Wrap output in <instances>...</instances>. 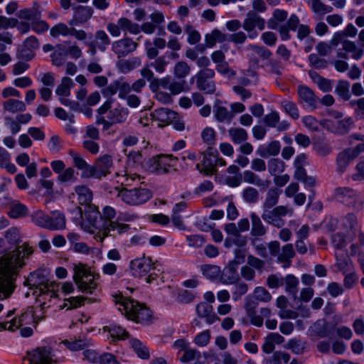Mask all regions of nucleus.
<instances>
[{
    "label": "nucleus",
    "mask_w": 364,
    "mask_h": 364,
    "mask_svg": "<svg viewBox=\"0 0 364 364\" xmlns=\"http://www.w3.org/2000/svg\"><path fill=\"white\" fill-rule=\"evenodd\" d=\"M158 266L157 262L154 263L150 257H143L134 259L130 262V270L134 277L139 278L146 277V282L151 283L156 279V272L160 271Z\"/></svg>",
    "instance_id": "obj_5"
},
{
    "label": "nucleus",
    "mask_w": 364,
    "mask_h": 364,
    "mask_svg": "<svg viewBox=\"0 0 364 364\" xmlns=\"http://www.w3.org/2000/svg\"><path fill=\"white\" fill-rule=\"evenodd\" d=\"M250 244L253 247L255 251L262 258L267 259L268 257L267 243L262 242L257 237L250 239Z\"/></svg>",
    "instance_id": "obj_45"
},
{
    "label": "nucleus",
    "mask_w": 364,
    "mask_h": 364,
    "mask_svg": "<svg viewBox=\"0 0 364 364\" xmlns=\"http://www.w3.org/2000/svg\"><path fill=\"white\" fill-rule=\"evenodd\" d=\"M190 67L185 61L178 62L173 68V73L178 78H185L190 73Z\"/></svg>",
    "instance_id": "obj_58"
},
{
    "label": "nucleus",
    "mask_w": 364,
    "mask_h": 364,
    "mask_svg": "<svg viewBox=\"0 0 364 364\" xmlns=\"http://www.w3.org/2000/svg\"><path fill=\"white\" fill-rule=\"evenodd\" d=\"M342 46V50L346 53H351L352 58L355 60L360 59L363 55V50L358 48L352 41H344Z\"/></svg>",
    "instance_id": "obj_47"
},
{
    "label": "nucleus",
    "mask_w": 364,
    "mask_h": 364,
    "mask_svg": "<svg viewBox=\"0 0 364 364\" xmlns=\"http://www.w3.org/2000/svg\"><path fill=\"white\" fill-rule=\"evenodd\" d=\"M311 9L319 17L333 11L331 6L324 4L321 0H311Z\"/></svg>",
    "instance_id": "obj_49"
},
{
    "label": "nucleus",
    "mask_w": 364,
    "mask_h": 364,
    "mask_svg": "<svg viewBox=\"0 0 364 364\" xmlns=\"http://www.w3.org/2000/svg\"><path fill=\"white\" fill-rule=\"evenodd\" d=\"M253 294L255 299L261 302H269L272 299L270 293L262 287H256Z\"/></svg>",
    "instance_id": "obj_62"
},
{
    "label": "nucleus",
    "mask_w": 364,
    "mask_h": 364,
    "mask_svg": "<svg viewBox=\"0 0 364 364\" xmlns=\"http://www.w3.org/2000/svg\"><path fill=\"white\" fill-rule=\"evenodd\" d=\"M299 23V19L298 16L292 14L285 24L281 25L279 28V32L282 40L287 41L289 39V30L296 31Z\"/></svg>",
    "instance_id": "obj_24"
},
{
    "label": "nucleus",
    "mask_w": 364,
    "mask_h": 364,
    "mask_svg": "<svg viewBox=\"0 0 364 364\" xmlns=\"http://www.w3.org/2000/svg\"><path fill=\"white\" fill-rule=\"evenodd\" d=\"M115 215L116 211L111 206L104 207L102 213L97 210L95 207H93V210L87 217L93 228L98 230L96 233L93 230H89L91 234L94 235L96 241L102 242L106 237L121 235L129 229V226L127 224L112 221Z\"/></svg>",
    "instance_id": "obj_2"
},
{
    "label": "nucleus",
    "mask_w": 364,
    "mask_h": 364,
    "mask_svg": "<svg viewBox=\"0 0 364 364\" xmlns=\"http://www.w3.org/2000/svg\"><path fill=\"white\" fill-rule=\"evenodd\" d=\"M252 229L250 235L254 237H262L267 233V228L260 218L255 213L250 214Z\"/></svg>",
    "instance_id": "obj_28"
},
{
    "label": "nucleus",
    "mask_w": 364,
    "mask_h": 364,
    "mask_svg": "<svg viewBox=\"0 0 364 364\" xmlns=\"http://www.w3.org/2000/svg\"><path fill=\"white\" fill-rule=\"evenodd\" d=\"M41 318L34 315L32 307H28L18 318H13L10 322L0 323L1 328L14 331L23 325L33 324L36 326Z\"/></svg>",
    "instance_id": "obj_9"
},
{
    "label": "nucleus",
    "mask_w": 364,
    "mask_h": 364,
    "mask_svg": "<svg viewBox=\"0 0 364 364\" xmlns=\"http://www.w3.org/2000/svg\"><path fill=\"white\" fill-rule=\"evenodd\" d=\"M74 83L71 78L68 77H63L61 83L58 85L55 90V94L58 96L68 97L70 95V89Z\"/></svg>",
    "instance_id": "obj_43"
},
{
    "label": "nucleus",
    "mask_w": 364,
    "mask_h": 364,
    "mask_svg": "<svg viewBox=\"0 0 364 364\" xmlns=\"http://www.w3.org/2000/svg\"><path fill=\"white\" fill-rule=\"evenodd\" d=\"M138 43L132 38L126 37L114 41L112 43V50L117 55L118 58H124L136 50Z\"/></svg>",
    "instance_id": "obj_13"
},
{
    "label": "nucleus",
    "mask_w": 364,
    "mask_h": 364,
    "mask_svg": "<svg viewBox=\"0 0 364 364\" xmlns=\"http://www.w3.org/2000/svg\"><path fill=\"white\" fill-rule=\"evenodd\" d=\"M70 30L71 27H68L63 23H59L50 29V34L53 38H58L60 36H70Z\"/></svg>",
    "instance_id": "obj_55"
},
{
    "label": "nucleus",
    "mask_w": 364,
    "mask_h": 364,
    "mask_svg": "<svg viewBox=\"0 0 364 364\" xmlns=\"http://www.w3.org/2000/svg\"><path fill=\"white\" fill-rule=\"evenodd\" d=\"M299 101L305 108L314 110L316 107V97L314 92L306 86L298 87Z\"/></svg>",
    "instance_id": "obj_17"
},
{
    "label": "nucleus",
    "mask_w": 364,
    "mask_h": 364,
    "mask_svg": "<svg viewBox=\"0 0 364 364\" xmlns=\"http://www.w3.org/2000/svg\"><path fill=\"white\" fill-rule=\"evenodd\" d=\"M286 291L292 296L294 300L297 299L299 280L294 276L289 274L285 278Z\"/></svg>",
    "instance_id": "obj_42"
},
{
    "label": "nucleus",
    "mask_w": 364,
    "mask_h": 364,
    "mask_svg": "<svg viewBox=\"0 0 364 364\" xmlns=\"http://www.w3.org/2000/svg\"><path fill=\"white\" fill-rule=\"evenodd\" d=\"M129 112L127 107H124L120 105H117V106L113 109H111L107 114V119L111 120L112 123L122 124L124 123L128 116Z\"/></svg>",
    "instance_id": "obj_23"
},
{
    "label": "nucleus",
    "mask_w": 364,
    "mask_h": 364,
    "mask_svg": "<svg viewBox=\"0 0 364 364\" xmlns=\"http://www.w3.org/2000/svg\"><path fill=\"white\" fill-rule=\"evenodd\" d=\"M295 255L293 245L289 243L282 247L281 252L278 255L277 260L282 263H287L289 266Z\"/></svg>",
    "instance_id": "obj_38"
},
{
    "label": "nucleus",
    "mask_w": 364,
    "mask_h": 364,
    "mask_svg": "<svg viewBox=\"0 0 364 364\" xmlns=\"http://www.w3.org/2000/svg\"><path fill=\"white\" fill-rule=\"evenodd\" d=\"M213 114L219 122H230L234 117L232 112L227 107L220 105H215L213 107Z\"/></svg>",
    "instance_id": "obj_33"
},
{
    "label": "nucleus",
    "mask_w": 364,
    "mask_h": 364,
    "mask_svg": "<svg viewBox=\"0 0 364 364\" xmlns=\"http://www.w3.org/2000/svg\"><path fill=\"white\" fill-rule=\"evenodd\" d=\"M74 14L68 25L75 26L86 23L92 16L93 9L90 6H76L73 7Z\"/></svg>",
    "instance_id": "obj_16"
},
{
    "label": "nucleus",
    "mask_w": 364,
    "mask_h": 364,
    "mask_svg": "<svg viewBox=\"0 0 364 364\" xmlns=\"http://www.w3.org/2000/svg\"><path fill=\"white\" fill-rule=\"evenodd\" d=\"M335 92L343 100H348L350 97L349 82L347 80H339L336 87Z\"/></svg>",
    "instance_id": "obj_48"
},
{
    "label": "nucleus",
    "mask_w": 364,
    "mask_h": 364,
    "mask_svg": "<svg viewBox=\"0 0 364 364\" xmlns=\"http://www.w3.org/2000/svg\"><path fill=\"white\" fill-rule=\"evenodd\" d=\"M228 134L234 144H242L247 139V132L242 128H231Z\"/></svg>",
    "instance_id": "obj_44"
},
{
    "label": "nucleus",
    "mask_w": 364,
    "mask_h": 364,
    "mask_svg": "<svg viewBox=\"0 0 364 364\" xmlns=\"http://www.w3.org/2000/svg\"><path fill=\"white\" fill-rule=\"evenodd\" d=\"M243 180L246 183L260 188H267L270 183L269 181L262 179L258 175L250 170L243 172Z\"/></svg>",
    "instance_id": "obj_30"
},
{
    "label": "nucleus",
    "mask_w": 364,
    "mask_h": 364,
    "mask_svg": "<svg viewBox=\"0 0 364 364\" xmlns=\"http://www.w3.org/2000/svg\"><path fill=\"white\" fill-rule=\"evenodd\" d=\"M115 301L117 304H120L124 311V314L129 319L137 323H147L151 317V311L144 304L134 299L120 296L119 299H116ZM119 310L122 311V309L119 308Z\"/></svg>",
    "instance_id": "obj_3"
},
{
    "label": "nucleus",
    "mask_w": 364,
    "mask_h": 364,
    "mask_svg": "<svg viewBox=\"0 0 364 364\" xmlns=\"http://www.w3.org/2000/svg\"><path fill=\"white\" fill-rule=\"evenodd\" d=\"M18 17L24 21H35L36 18H41V11H34L31 9H23L17 14Z\"/></svg>",
    "instance_id": "obj_57"
},
{
    "label": "nucleus",
    "mask_w": 364,
    "mask_h": 364,
    "mask_svg": "<svg viewBox=\"0 0 364 364\" xmlns=\"http://www.w3.org/2000/svg\"><path fill=\"white\" fill-rule=\"evenodd\" d=\"M281 191L276 188H269L262 203V211L269 210L277 204Z\"/></svg>",
    "instance_id": "obj_29"
},
{
    "label": "nucleus",
    "mask_w": 364,
    "mask_h": 364,
    "mask_svg": "<svg viewBox=\"0 0 364 364\" xmlns=\"http://www.w3.org/2000/svg\"><path fill=\"white\" fill-rule=\"evenodd\" d=\"M242 197L247 203H256L259 200V194L256 188L248 186L242 191Z\"/></svg>",
    "instance_id": "obj_52"
},
{
    "label": "nucleus",
    "mask_w": 364,
    "mask_h": 364,
    "mask_svg": "<svg viewBox=\"0 0 364 364\" xmlns=\"http://www.w3.org/2000/svg\"><path fill=\"white\" fill-rule=\"evenodd\" d=\"M311 332L317 339L328 337L331 333L328 323L323 319L316 321L311 326Z\"/></svg>",
    "instance_id": "obj_26"
},
{
    "label": "nucleus",
    "mask_w": 364,
    "mask_h": 364,
    "mask_svg": "<svg viewBox=\"0 0 364 364\" xmlns=\"http://www.w3.org/2000/svg\"><path fill=\"white\" fill-rule=\"evenodd\" d=\"M131 91V85L129 82L124 81L123 80H117L113 81L108 86L105 87L102 90V93L105 96H112L117 92H119V97L120 99H125V97L129 95Z\"/></svg>",
    "instance_id": "obj_14"
},
{
    "label": "nucleus",
    "mask_w": 364,
    "mask_h": 364,
    "mask_svg": "<svg viewBox=\"0 0 364 364\" xmlns=\"http://www.w3.org/2000/svg\"><path fill=\"white\" fill-rule=\"evenodd\" d=\"M265 27L264 20L255 11H249L246 18L243 21L242 28L249 33L250 38H255L257 36L258 33L254 31L255 28L263 30Z\"/></svg>",
    "instance_id": "obj_12"
},
{
    "label": "nucleus",
    "mask_w": 364,
    "mask_h": 364,
    "mask_svg": "<svg viewBox=\"0 0 364 364\" xmlns=\"http://www.w3.org/2000/svg\"><path fill=\"white\" fill-rule=\"evenodd\" d=\"M31 220L33 223H35L36 225L43 228H56L55 225H52L48 223V215L46 214L44 212H43L41 210H38L34 211L31 214Z\"/></svg>",
    "instance_id": "obj_31"
},
{
    "label": "nucleus",
    "mask_w": 364,
    "mask_h": 364,
    "mask_svg": "<svg viewBox=\"0 0 364 364\" xmlns=\"http://www.w3.org/2000/svg\"><path fill=\"white\" fill-rule=\"evenodd\" d=\"M293 209L285 205H279L269 210H263L262 218L267 223L280 228L285 224L283 217L291 215Z\"/></svg>",
    "instance_id": "obj_7"
},
{
    "label": "nucleus",
    "mask_w": 364,
    "mask_h": 364,
    "mask_svg": "<svg viewBox=\"0 0 364 364\" xmlns=\"http://www.w3.org/2000/svg\"><path fill=\"white\" fill-rule=\"evenodd\" d=\"M196 86L198 90L206 94H213L216 90L215 82L211 80L197 78Z\"/></svg>",
    "instance_id": "obj_53"
},
{
    "label": "nucleus",
    "mask_w": 364,
    "mask_h": 364,
    "mask_svg": "<svg viewBox=\"0 0 364 364\" xmlns=\"http://www.w3.org/2000/svg\"><path fill=\"white\" fill-rule=\"evenodd\" d=\"M129 344L138 357L144 360H148L149 358L150 354L148 348L139 339L131 338L129 340Z\"/></svg>",
    "instance_id": "obj_35"
},
{
    "label": "nucleus",
    "mask_w": 364,
    "mask_h": 364,
    "mask_svg": "<svg viewBox=\"0 0 364 364\" xmlns=\"http://www.w3.org/2000/svg\"><path fill=\"white\" fill-rule=\"evenodd\" d=\"M350 105L352 107H354L356 117L360 119H364V97L357 100H351Z\"/></svg>",
    "instance_id": "obj_64"
},
{
    "label": "nucleus",
    "mask_w": 364,
    "mask_h": 364,
    "mask_svg": "<svg viewBox=\"0 0 364 364\" xmlns=\"http://www.w3.org/2000/svg\"><path fill=\"white\" fill-rule=\"evenodd\" d=\"M362 152H364V142L358 144L355 148H348L340 152L336 158L338 171L343 173L350 161Z\"/></svg>",
    "instance_id": "obj_11"
},
{
    "label": "nucleus",
    "mask_w": 364,
    "mask_h": 364,
    "mask_svg": "<svg viewBox=\"0 0 364 364\" xmlns=\"http://www.w3.org/2000/svg\"><path fill=\"white\" fill-rule=\"evenodd\" d=\"M212 60L217 64V70L220 73L225 72L223 68L226 66L225 54L222 50L214 51L211 54Z\"/></svg>",
    "instance_id": "obj_59"
},
{
    "label": "nucleus",
    "mask_w": 364,
    "mask_h": 364,
    "mask_svg": "<svg viewBox=\"0 0 364 364\" xmlns=\"http://www.w3.org/2000/svg\"><path fill=\"white\" fill-rule=\"evenodd\" d=\"M286 348L291 350L294 354L300 355L304 353L306 348V342L299 339L293 338L288 341Z\"/></svg>",
    "instance_id": "obj_56"
},
{
    "label": "nucleus",
    "mask_w": 364,
    "mask_h": 364,
    "mask_svg": "<svg viewBox=\"0 0 364 364\" xmlns=\"http://www.w3.org/2000/svg\"><path fill=\"white\" fill-rule=\"evenodd\" d=\"M118 197L131 205H138L146 203L151 197V192L146 188L124 189L118 193Z\"/></svg>",
    "instance_id": "obj_8"
},
{
    "label": "nucleus",
    "mask_w": 364,
    "mask_h": 364,
    "mask_svg": "<svg viewBox=\"0 0 364 364\" xmlns=\"http://www.w3.org/2000/svg\"><path fill=\"white\" fill-rule=\"evenodd\" d=\"M24 286L29 287V289H33V294H46L49 298L56 296L55 292V284L49 281L47 277L41 271H36L29 274L28 278L23 282Z\"/></svg>",
    "instance_id": "obj_4"
},
{
    "label": "nucleus",
    "mask_w": 364,
    "mask_h": 364,
    "mask_svg": "<svg viewBox=\"0 0 364 364\" xmlns=\"http://www.w3.org/2000/svg\"><path fill=\"white\" fill-rule=\"evenodd\" d=\"M285 168V164L279 159H271L268 161V171L272 176L282 173Z\"/></svg>",
    "instance_id": "obj_54"
},
{
    "label": "nucleus",
    "mask_w": 364,
    "mask_h": 364,
    "mask_svg": "<svg viewBox=\"0 0 364 364\" xmlns=\"http://www.w3.org/2000/svg\"><path fill=\"white\" fill-rule=\"evenodd\" d=\"M95 38L97 41V47L102 52L105 51L107 46L111 43V41L108 35L102 30L96 31Z\"/></svg>",
    "instance_id": "obj_50"
},
{
    "label": "nucleus",
    "mask_w": 364,
    "mask_h": 364,
    "mask_svg": "<svg viewBox=\"0 0 364 364\" xmlns=\"http://www.w3.org/2000/svg\"><path fill=\"white\" fill-rule=\"evenodd\" d=\"M73 281L83 293L92 294L97 287L95 277L91 271L83 264H75Z\"/></svg>",
    "instance_id": "obj_6"
},
{
    "label": "nucleus",
    "mask_w": 364,
    "mask_h": 364,
    "mask_svg": "<svg viewBox=\"0 0 364 364\" xmlns=\"http://www.w3.org/2000/svg\"><path fill=\"white\" fill-rule=\"evenodd\" d=\"M185 31L188 34L187 41L191 45H195L200 41V34L192 26L186 25Z\"/></svg>",
    "instance_id": "obj_61"
},
{
    "label": "nucleus",
    "mask_w": 364,
    "mask_h": 364,
    "mask_svg": "<svg viewBox=\"0 0 364 364\" xmlns=\"http://www.w3.org/2000/svg\"><path fill=\"white\" fill-rule=\"evenodd\" d=\"M3 108L5 111L14 114L25 111L26 106L23 101L9 99L3 103Z\"/></svg>",
    "instance_id": "obj_36"
},
{
    "label": "nucleus",
    "mask_w": 364,
    "mask_h": 364,
    "mask_svg": "<svg viewBox=\"0 0 364 364\" xmlns=\"http://www.w3.org/2000/svg\"><path fill=\"white\" fill-rule=\"evenodd\" d=\"M112 166V157L105 154L97 158L95 162V166L97 173V178L107 176L109 173V168Z\"/></svg>",
    "instance_id": "obj_19"
},
{
    "label": "nucleus",
    "mask_w": 364,
    "mask_h": 364,
    "mask_svg": "<svg viewBox=\"0 0 364 364\" xmlns=\"http://www.w3.org/2000/svg\"><path fill=\"white\" fill-rule=\"evenodd\" d=\"M48 223L50 224H53L58 226L53 228H48L50 230H63L65 228V218L63 213L60 211L55 210L52 211L50 215H48Z\"/></svg>",
    "instance_id": "obj_37"
},
{
    "label": "nucleus",
    "mask_w": 364,
    "mask_h": 364,
    "mask_svg": "<svg viewBox=\"0 0 364 364\" xmlns=\"http://www.w3.org/2000/svg\"><path fill=\"white\" fill-rule=\"evenodd\" d=\"M200 270L204 277L209 279L218 278L220 274V267L215 264H203L200 266Z\"/></svg>",
    "instance_id": "obj_46"
},
{
    "label": "nucleus",
    "mask_w": 364,
    "mask_h": 364,
    "mask_svg": "<svg viewBox=\"0 0 364 364\" xmlns=\"http://www.w3.org/2000/svg\"><path fill=\"white\" fill-rule=\"evenodd\" d=\"M280 143L279 141H273L267 146H260L257 149V154L263 158L276 156L279 153Z\"/></svg>",
    "instance_id": "obj_27"
},
{
    "label": "nucleus",
    "mask_w": 364,
    "mask_h": 364,
    "mask_svg": "<svg viewBox=\"0 0 364 364\" xmlns=\"http://www.w3.org/2000/svg\"><path fill=\"white\" fill-rule=\"evenodd\" d=\"M239 85L242 87L248 86L251 84H257L258 81L256 73L253 71H248L247 75L237 78Z\"/></svg>",
    "instance_id": "obj_60"
},
{
    "label": "nucleus",
    "mask_w": 364,
    "mask_h": 364,
    "mask_svg": "<svg viewBox=\"0 0 364 364\" xmlns=\"http://www.w3.org/2000/svg\"><path fill=\"white\" fill-rule=\"evenodd\" d=\"M225 161L218 156V154L206 151L203 154V159L201 165L197 164L196 167L200 172L206 175H211L216 172V167L225 166Z\"/></svg>",
    "instance_id": "obj_10"
},
{
    "label": "nucleus",
    "mask_w": 364,
    "mask_h": 364,
    "mask_svg": "<svg viewBox=\"0 0 364 364\" xmlns=\"http://www.w3.org/2000/svg\"><path fill=\"white\" fill-rule=\"evenodd\" d=\"M31 29L37 34L43 33L50 28L48 23L41 18H36L35 21L31 22Z\"/></svg>",
    "instance_id": "obj_63"
},
{
    "label": "nucleus",
    "mask_w": 364,
    "mask_h": 364,
    "mask_svg": "<svg viewBox=\"0 0 364 364\" xmlns=\"http://www.w3.org/2000/svg\"><path fill=\"white\" fill-rule=\"evenodd\" d=\"M281 106L284 112L294 119L299 118V112L296 105L292 101L284 100L281 102Z\"/></svg>",
    "instance_id": "obj_51"
},
{
    "label": "nucleus",
    "mask_w": 364,
    "mask_h": 364,
    "mask_svg": "<svg viewBox=\"0 0 364 364\" xmlns=\"http://www.w3.org/2000/svg\"><path fill=\"white\" fill-rule=\"evenodd\" d=\"M62 343L71 351H77L83 350L85 348L90 347L92 343L89 339H74V340H65Z\"/></svg>",
    "instance_id": "obj_34"
},
{
    "label": "nucleus",
    "mask_w": 364,
    "mask_h": 364,
    "mask_svg": "<svg viewBox=\"0 0 364 364\" xmlns=\"http://www.w3.org/2000/svg\"><path fill=\"white\" fill-rule=\"evenodd\" d=\"M336 198L338 201L347 205H354L358 195L350 188H338L336 190Z\"/></svg>",
    "instance_id": "obj_21"
},
{
    "label": "nucleus",
    "mask_w": 364,
    "mask_h": 364,
    "mask_svg": "<svg viewBox=\"0 0 364 364\" xmlns=\"http://www.w3.org/2000/svg\"><path fill=\"white\" fill-rule=\"evenodd\" d=\"M178 158L173 155H159L151 165L152 171L157 174H164L170 171L173 164Z\"/></svg>",
    "instance_id": "obj_15"
},
{
    "label": "nucleus",
    "mask_w": 364,
    "mask_h": 364,
    "mask_svg": "<svg viewBox=\"0 0 364 364\" xmlns=\"http://www.w3.org/2000/svg\"><path fill=\"white\" fill-rule=\"evenodd\" d=\"M104 330L109 333L112 341L116 340H124L129 337L128 333L122 327L118 326H111L104 327Z\"/></svg>",
    "instance_id": "obj_41"
},
{
    "label": "nucleus",
    "mask_w": 364,
    "mask_h": 364,
    "mask_svg": "<svg viewBox=\"0 0 364 364\" xmlns=\"http://www.w3.org/2000/svg\"><path fill=\"white\" fill-rule=\"evenodd\" d=\"M151 116L154 120L159 121L165 125L170 124V122L177 118V113L168 108L161 107L155 109Z\"/></svg>",
    "instance_id": "obj_20"
},
{
    "label": "nucleus",
    "mask_w": 364,
    "mask_h": 364,
    "mask_svg": "<svg viewBox=\"0 0 364 364\" xmlns=\"http://www.w3.org/2000/svg\"><path fill=\"white\" fill-rule=\"evenodd\" d=\"M237 269L235 262H229L222 271L220 270V282L223 284H234L239 282L240 277Z\"/></svg>",
    "instance_id": "obj_18"
},
{
    "label": "nucleus",
    "mask_w": 364,
    "mask_h": 364,
    "mask_svg": "<svg viewBox=\"0 0 364 364\" xmlns=\"http://www.w3.org/2000/svg\"><path fill=\"white\" fill-rule=\"evenodd\" d=\"M31 254L32 251L23 245L14 251L4 252L0 257V300L8 299L13 295L17 287L19 269L24 266V259Z\"/></svg>",
    "instance_id": "obj_1"
},
{
    "label": "nucleus",
    "mask_w": 364,
    "mask_h": 364,
    "mask_svg": "<svg viewBox=\"0 0 364 364\" xmlns=\"http://www.w3.org/2000/svg\"><path fill=\"white\" fill-rule=\"evenodd\" d=\"M56 48L58 50H55L50 55V58L54 65L60 67L65 63L67 53L65 52V48L63 45L58 44L56 46Z\"/></svg>",
    "instance_id": "obj_40"
},
{
    "label": "nucleus",
    "mask_w": 364,
    "mask_h": 364,
    "mask_svg": "<svg viewBox=\"0 0 364 364\" xmlns=\"http://www.w3.org/2000/svg\"><path fill=\"white\" fill-rule=\"evenodd\" d=\"M4 237L8 244L11 246H16V247L13 251L16 250L21 246L26 245L33 252L31 247H28V245L26 243L23 244L22 245H18L19 243L21 242V237L20 235V231L17 228L12 227L5 231Z\"/></svg>",
    "instance_id": "obj_25"
},
{
    "label": "nucleus",
    "mask_w": 364,
    "mask_h": 364,
    "mask_svg": "<svg viewBox=\"0 0 364 364\" xmlns=\"http://www.w3.org/2000/svg\"><path fill=\"white\" fill-rule=\"evenodd\" d=\"M28 214L27 207L18 201L14 200L11 203L8 215L11 218H20L26 216Z\"/></svg>",
    "instance_id": "obj_32"
},
{
    "label": "nucleus",
    "mask_w": 364,
    "mask_h": 364,
    "mask_svg": "<svg viewBox=\"0 0 364 364\" xmlns=\"http://www.w3.org/2000/svg\"><path fill=\"white\" fill-rule=\"evenodd\" d=\"M119 26H120L121 31L125 34L129 33L131 34L136 35L139 33V25L132 22L127 18L122 17L118 20Z\"/></svg>",
    "instance_id": "obj_39"
},
{
    "label": "nucleus",
    "mask_w": 364,
    "mask_h": 364,
    "mask_svg": "<svg viewBox=\"0 0 364 364\" xmlns=\"http://www.w3.org/2000/svg\"><path fill=\"white\" fill-rule=\"evenodd\" d=\"M75 191L77 196L78 203L85 205V208L88 207L92 210L93 207L90 205L92 200V193L90 189L86 186H77L75 188Z\"/></svg>",
    "instance_id": "obj_22"
}]
</instances>
